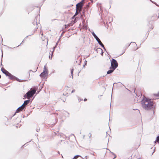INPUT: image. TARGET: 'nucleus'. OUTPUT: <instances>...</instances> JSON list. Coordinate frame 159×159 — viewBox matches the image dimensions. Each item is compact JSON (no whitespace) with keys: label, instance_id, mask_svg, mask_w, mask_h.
I'll list each match as a JSON object with an SVG mask.
<instances>
[{"label":"nucleus","instance_id":"obj_1","mask_svg":"<svg viewBox=\"0 0 159 159\" xmlns=\"http://www.w3.org/2000/svg\"><path fill=\"white\" fill-rule=\"evenodd\" d=\"M141 104L144 109L148 110L153 108V103L150 99L144 97L141 101Z\"/></svg>","mask_w":159,"mask_h":159},{"label":"nucleus","instance_id":"obj_2","mask_svg":"<svg viewBox=\"0 0 159 159\" xmlns=\"http://www.w3.org/2000/svg\"><path fill=\"white\" fill-rule=\"evenodd\" d=\"M30 101V100H26L24 101V103L19 108H18L16 110V113H18L23 110H25V107L26 106L29 104Z\"/></svg>","mask_w":159,"mask_h":159},{"label":"nucleus","instance_id":"obj_3","mask_svg":"<svg viewBox=\"0 0 159 159\" xmlns=\"http://www.w3.org/2000/svg\"><path fill=\"white\" fill-rule=\"evenodd\" d=\"M5 75L7 76H8L9 77V78L10 79L16 80L20 82H21L23 80H20L18 78L14 76L13 75L8 71L7 72V73H6Z\"/></svg>","mask_w":159,"mask_h":159},{"label":"nucleus","instance_id":"obj_4","mask_svg":"<svg viewBox=\"0 0 159 159\" xmlns=\"http://www.w3.org/2000/svg\"><path fill=\"white\" fill-rule=\"evenodd\" d=\"M36 91L35 89H33L32 90L29 91L25 95L24 97L25 98L27 97L28 98H29L33 96L35 93Z\"/></svg>","mask_w":159,"mask_h":159},{"label":"nucleus","instance_id":"obj_5","mask_svg":"<svg viewBox=\"0 0 159 159\" xmlns=\"http://www.w3.org/2000/svg\"><path fill=\"white\" fill-rule=\"evenodd\" d=\"M92 34L95 38V39L98 42V43L105 50H106V49L103 45V44L102 43L101 41L100 40V39L98 38L97 37V36L96 35L95 33L94 32L92 33Z\"/></svg>","mask_w":159,"mask_h":159},{"label":"nucleus","instance_id":"obj_6","mask_svg":"<svg viewBox=\"0 0 159 159\" xmlns=\"http://www.w3.org/2000/svg\"><path fill=\"white\" fill-rule=\"evenodd\" d=\"M118 66V63L116 60L115 59H112L111 61V66L112 68L115 69Z\"/></svg>","mask_w":159,"mask_h":159},{"label":"nucleus","instance_id":"obj_7","mask_svg":"<svg viewBox=\"0 0 159 159\" xmlns=\"http://www.w3.org/2000/svg\"><path fill=\"white\" fill-rule=\"evenodd\" d=\"M84 0H82L80 2L77 3L76 5V11L79 10L80 11L81 10L82 7L83 6V2Z\"/></svg>","mask_w":159,"mask_h":159},{"label":"nucleus","instance_id":"obj_8","mask_svg":"<svg viewBox=\"0 0 159 159\" xmlns=\"http://www.w3.org/2000/svg\"><path fill=\"white\" fill-rule=\"evenodd\" d=\"M48 74V71H43L40 75V76L43 78H45Z\"/></svg>","mask_w":159,"mask_h":159},{"label":"nucleus","instance_id":"obj_9","mask_svg":"<svg viewBox=\"0 0 159 159\" xmlns=\"http://www.w3.org/2000/svg\"><path fill=\"white\" fill-rule=\"evenodd\" d=\"M110 70H108L107 72V74H110L112 73L113 71L115 69H114L112 68H110Z\"/></svg>","mask_w":159,"mask_h":159},{"label":"nucleus","instance_id":"obj_10","mask_svg":"<svg viewBox=\"0 0 159 159\" xmlns=\"http://www.w3.org/2000/svg\"><path fill=\"white\" fill-rule=\"evenodd\" d=\"M1 70L2 71V73L4 74H5L6 73H7V71L5 69L3 68H2L1 69Z\"/></svg>","mask_w":159,"mask_h":159},{"label":"nucleus","instance_id":"obj_11","mask_svg":"<svg viewBox=\"0 0 159 159\" xmlns=\"http://www.w3.org/2000/svg\"><path fill=\"white\" fill-rule=\"evenodd\" d=\"M33 24L34 25H36V26H37V19H35L34 20V21L33 23Z\"/></svg>","mask_w":159,"mask_h":159},{"label":"nucleus","instance_id":"obj_12","mask_svg":"<svg viewBox=\"0 0 159 159\" xmlns=\"http://www.w3.org/2000/svg\"><path fill=\"white\" fill-rule=\"evenodd\" d=\"M48 71L47 69L46 68V66H45L44 67L43 71Z\"/></svg>","mask_w":159,"mask_h":159},{"label":"nucleus","instance_id":"obj_13","mask_svg":"<svg viewBox=\"0 0 159 159\" xmlns=\"http://www.w3.org/2000/svg\"><path fill=\"white\" fill-rule=\"evenodd\" d=\"M98 50H99L100 51H101V54L102 55H103V52H102V49L101 48H98Z\"/></svg>","mask_w":159,"mask_h":159},{"label":"nucleus","instance_id":"obj_14","mask_svg":"<svg viewBox=\"0 0 159 159\" xmlns=\"http://www.w3.org/2000/svg\"><path fill=\"white\" fill-rule=\"evenodd\" d=\"M73 69H72L71 70V75L72 76V79L73 78Z\"/></svg>","mask_w":159,"mask_h":159},{"label":"nucleus","instance_id":"obj_15","mask_svg":"<svg viewBox=\"0 0 159 159\" xmlns=\"http://www.w3.org/2000/svg\"><path fill=\"white\" fill-rule=\"evenodd\" d=\"M156 141L158 143H159V136H158L157 137Z\"/></svg>","mask_w":159,"mask_h":159},{"label":"nucleus","instance_id":"obj_16","mask_svg":"<svg viewBox=\"0 0 159 159\" xmlns=\"http://www.w3.org/2000/svg\"><path fill=\"white\" fill-rule=\"evenodd\" d=\"M79 156V155H76L73 158L74 159H76Z\"/></svg>","mask_w":159,"mask_h":159},{"label":"nucleus","instance_id":"obj_17","mask_svg":"<svg viewBox=\"0 0 159 159\" xmlns=\"http://www.w3.org/2000/svg\"><path fill=\"white\" fill-rule=\"evenodd\" d=\"M155 95L157 97H159V92L155 94Z\"/></svg>","mask_w":159,"mask_h":159},{"label":"nucleus","instance_id":"obj_18","mask_svg":"<svg viewBox=\"0 0 159 159\" xmlns=\"http://www.w3.org/2000/svg\"><path fill=\"white\" fill-rule=\"evenodd\" d=\"M78 14V12H77V11L76 10V12L75 13L74 15V16L77 15Z\"/></svg>","mask_w":159,"mask_h":159},{"label":"nucleus","instance_id":"obj_19","mask_svg":"<svg viewBox=\"0 0 159 159\" xmlns=\"http://www.w3.org/2000/svg\"><path fill=\"white\" fill-rule=\"evenodd\" d=\"M56 45L55 47H54L53 48V50L52 52H53L54 51V50H55V48H56Z\"/></svg>","mask_w":159,"mask_h":159},{"label":"nucleus","instance_id":"obj_20","mask_svg":"<svg viewBox=\"0 0 159 159\" xmlns=\"http://www.w3.org/2000/svg\"><path fill=\"white\" fill-rule=\"evenodd\" d=\"M86 63H87V61H85V63H84V65L83 66L84 67L85 65H86Z\"/></svg>","mask_w":159,"mask_h":159},{"label":"nucleus","instance_id":"obj_21","mask_svg":"<svg viewBox=\"0 0 159 159\" xmlns=\"http://www.w3.org/2000/svg\"><path fill=\"white\" fill-rule=\"evenodd\" d=\"M86 63H87V61H85V63H84V65L83 66L84 67L85 65H86Z\"/></svg>","mask_w":159,"mask_h":159},{"label":"nucleus","instance_id":"obj_22","mask_svg":"<svg viewBox=\"0 0 159 159\" xmlns=\"http://www.w3.org/2000/svg\"><path fill=\"white\" fill-rule=\"evenodd\" d=\"M78 100H79V102H80V101H81L82 100H83V99H80V98H78Z\"/></svg>","mask_w":159,"mask_h":159},{"label":"nucleus","instance_id":"obj_23","mask_svg":"<svg viewBox=\"0 0 159 159\" xmlns=\"http://www.w3.org/2000/svg\"><path fill=\"white\" fill-rule=\"evenodd\" d=\"M52 55H53V52H52V55H51V57L50 59H52Z\"/></svg>","mask_w":159,"mask_h":159},{"label":"nucleus","instance_id":"obj_24","mask_svg":"<svg viewBox=\"0 0 159 159\" xmlns=\"http://www.w3.org/2000/svg\"><path fill=\"white\" fill-rule=\"evenodd\" d=\"M3 56V53L2 52V57Z\"/></svg>","mask_w":159,"mask_h":159},{"label":"nucleus","instance_id":"obj_25","mask_svg":"<svg viewBox=\"0 0 159 159\" xmlns=\"http://www.w3.org/2000/svg\"><path fill=\"white\" fill-rule=\"evenodd\" d=\"M75 92V90L74 89L71 92V93H74Z\"/></svg>","mask_w":159,"mask_h":159},{"label":"nucleus","instance_id":"obj_26","mask_svg":"<svg viewBox=\"0 0 159 159\" xmlns=\"http://www.w3.org/2000/svg\"><path fill=\"white\" fill-rule=\"evenodd\" d=\"M84 101H87V99L86 98H85L84 100Z\"/></svg>","mask_w":159,"mask_h":159},{"label":"nucleus","instance_id":"obj_27","mask_svg":"<svg viewBox=\"0 0 159 159\" xmlns=\"http://www.w3.org/2000/svg\"><path fill=\"white\" fill-rule=\"evenodd\" d=\"M58 41L56 45L57 46V45L58 43Z\"/></svg>","mask_w":159,"mask_h":159},{"label":"nucleus","instance_id":"obj_28","mask_svg":"<svg viewBox=\"0 0 159 159\" xmlns=\"http://www.w3.org/2000/svg\"><path fill=\"white\" fill-rule=\"evenodd\" d=\"M156 141H156H156H154V143H156Z\"/></svg>","mask_w":159,"mask_h":159},{"label":"nucleus","instance_id":"obj_29","mask_svg":"<svg viewBox=\"0 0 159 159\" xmlns=\"http://www.w3.org/2000/svg\"><path fill=\"white\" fill-rule=\"evenodd\" d=\"M91 136V134L90 135H89V136H90L89 137H90Z\"/></svg>","mask_w":159,"mask_h":159},{"label":"nucleus","instance_id":"obj_30","mask_svg":"<svg viewBox=\"0 0 159 159\" xmlns=\"http://www.w3.org/2000/svg\"><path fill=\"white\" fill-rule=\"evenodd\" d=\"M91 136V134L90 135H89V136H90L89 137H90Z\"/></svg>","mask_w":159,"mask_h":159},{"label":"nucleus","instance_id":"obj_31","mask_svg":"<svg viewBox=\"0 0 159 159\" xmlns=\"http://www.w3.org/2000/svg\"><path fill=\"white\" fill-rule=\"evenodd\" d=\"M1 78V75H0V79Z\"/></svg>","mask_w":159,"mask_h":159},{"label":"nucleus","instance_id":"obj_32","mask_svg":"<svg viewBox=\"0 0 159 159\" xmlns=\"http://www.w3.org/2000/svg\"><path fill=\"white\" fill-rule=\"evenodd\" d=\"M49 58H50V56H49Z\"/></svg>","mask_w":159,"mask_h":159}]
</instances>
